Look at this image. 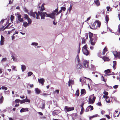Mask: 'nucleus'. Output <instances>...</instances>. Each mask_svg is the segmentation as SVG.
Masks as SVG:
<instances>
[{"instance_id": "obj_1", "label": "nucleus", "mask_w": 120, "mask_h": 120, "mask_svg": "<svg viewBox=\"0 0 120 120\" xmlns=\"http://www.w3.org/2000/svg\"><path fill=\"white\" fill-rule=\"evenodd\" d=\"M45 5L44 3L43 4L41 7L39 6L38 8V13L40 16L41 17V19H45L46 13L42 12L44 10H45V8L44 7V5Z\"/></svg>"}, {"instance_id": "obj_2", "label": "nucleus", "mask_w": 120, "mask_h": 120, "mask_svg": "<svg viewBox=\"0 0 120 120\" xmlns=\"http://www.w3.org/2000/svg\"><path fill=\"white\" fill-rule=\"evenodd\" d=\"M101 25V22L98 21H96L93 23L92 24V26H90V28L92 29H96L98 27H100Z\"/></svg>"}, {"instance_id": "obj_3", "label": "nucleus", "mask_w": 120, "mask_h": 120, "mask_svg": "<svg viewBox=\"0 0 120 120\" xmlns=\"http://www.w3.org/2000/svg\"><path fill=\"white\" fill-rule=\"evenodd\" d=\"M29 14L31 16H32L34 18H35L36 15V18L37 19H40V16L38 14V13L37 12H33L32 10H31L30 11Z\"/></svg>"}, {"instance_id": "obj_4", "label": "nucleus", "mask_w": 120, "mask_h": 120, "mask_svg": "<svg viewBox=\"0 0 120 120\" xmlns=\"http://www.w3.org/2000/svg\"><path fill=\"white\" fill-rule=\"evenodd\" d=\"M80 61L79 56L78 55H77L75 59V61L77 63H78L77 68L78 69H81L83 67L82 65L80 64Z\"/></svg>"}, {"instance_id": "obj_5", "label": "nucleus", "mask_w": 120, "mask_h": 120, "mask_svg": "<svg viewBox=\"0 0 120 120\" xmlns=\"http://www.w3.org/2000/svg\"><path fill=\"white\" fill-rule=\"evenodd\" d=\"M18 21H16V23L18 24L19 22H23L24 21L23 18H21V15L19 13L17 14Z\"/></svg>"}, {"instance_id": "obj_6", "label": "nucleus", "mask_w": 120, "mask_h": 120, "mask_svg": "<svg viewBox=\"0 0 120 120\" xmlns=\"http://www.w3.org/2000/svg\"><path fill=\"white\" fill-rule=\"evenodd\" d=\"M82 50L83 54L86 56H88L90 52L87 49L86 45H85L82 47Z\"/></svg>"}, {"instance_id": "obj_7", "label": "nucleus", "mask_w": 120, "mask_h": 120, "mask_svg": "<svg viewBox=\"0 0 120 120\" xmlns=\"http://www.w3.org/2000/svg\"><path fill=\"white\" fill-rule=\"evenodd\" d=\"M94 37L90 39V41L91 44L93 45H95L97 40V36L96 35H94Z\"/></svg>"}, {"instance_id": "obj_8", "label": "nucleus", "mask_w": 120, "mask_h": 120, "mask_svg": "<svg viewBox=\"0 0 120 120\" xmlns=\"http://www.w3.org/2000/svg\"><path fill=\"white\" fill-rule=\"evenodd\" d=\"M112 53L116 58L117 57L118 58L120 59V52H118L116 51H113Z\"/></svg>"}, {"instance_id": "obj_9", "label": "nucleus", "mask_w": 120, "mask_h": 120, "mask_svg": "<svg viewBox=\"0 0 120 120\" xmlns=\"http://www.w3.org/2000/svg\"><path fill=\"white\" fill-rule=\"evenodd\" d=\"M64 110L67 112H69L73 110L74 109V108L73 107H70L67 106H65L64 107Z\"/></svg>"}, {"instance_id": "obj_10", "label": "nucleus", "mask_w": 120, "mask_h": 120, "mask_svg": "<svg viewBox=\"0 0 120 120\" xmlns=\"http://www.w3.org/2000/svg\"><path fill=\"white\" fill-rule=\"evenodd\" d=\"M89 63L88 61L84 60L83 62V65L84 68H87L89 66Z\"/></svg>"}, {"instance_id": "obj_11", "label": "nucleus", "mask_w": 120, "mask_h": 120, "mask_svg": "<svg viewBox=\"0 0 120 120\" xmlns=\"http://www.w3.org/2000/svg\"><path fill=\"white\" fill-rule=\"evenodd\" d=\"M93 107L91 105H89L88 106L85 110L86 112H87L88 111H91L93 109Z\"/></svg>"}, {"instance_id": "obj_12", "label": "nucleus", "mask_w": 120, "mask_h": 120, "mask_svg": "<svg viewBox=\"0 0 120 120\" xmlns=\"http://www.w3.org/2000/svg\"><path fill=\"white\" fill-rule=\"evenodd\" d=\"M38 81L41 84L42 86L44 85V83L45 82L44 79L43 78L39 79Z\"/></svg>"}, {"instance_id": "obj_13", "label": "nucleus", "mask_w": 120, "mask_h": 120, "mask_svg": "<svg viewBox=\"0 0 120 120\" xmlns=\"http://www.w3.org/2000/svg\"><path fill=\"white\" fill-rule=\"evenodd\" d=\"M94 95L93 94L92 95L90 96L89 98V104H93L94 102V101H93L91 99V98H92L93 96Z\"/></svg>"}, {"instance_id": "obj_14", "label": "nucleus", "mask_w": 120, "mask_h": 120, "mask_svg": "<svg viewBox=\"0 0 120 120\" xmlns=\"http://www.w3.org/2000/svg\"><path fill=\"white\" fill-rule=\"evenodd\" d=\"M4 38L3 36L2 35L1 36V38L0 41V44L1 45H2L4 44Z\"/></svg>"}, {"instance_id": "obj_15", "label": "nucleus", "mask_w": 120, "mask_h": 120, "mask_svg": "<svg viewBox=\"0 0 120 120\" xmlns=\"http://www.w3.org/2000/svg\"><path fill=\"white\" fill-rule=\"evenodd\" d=\"M58 7L55 10L53 11V16L56 15V14L57 13L58 11Z\"/></svg>"}, {"instance_id": "obj_16", "label": "nucleus", "mask_w": 120, "mask_h": 120, "mask_svg": "<svg viewBox=\"0 0 120 120\" xmlns=\"http://www.w3.org/2000/svg\"><path fill=\"white\" fill-rule=\"evenodd\" d=\"M28 109L27 108H22L20 110V112H24L28 111Z\"/></svg>"}, {"instance_id": "obj_17", "label": "nucleus", "mask_w": 120, "mask_h": 120, "mask_svg": "<svg viewBox=\"0 0 120 120\" xmlns=\"http://www.w3.org/2000/svg\"><path fill=\"white\" fill-rule=\"evenodd\" d=\"M35 92L37 94H39L40 93L41 90L38 88H36L35 89Z\"/></svg>"}, {"instance_id": "obj_18", "label": "nucleus", "mask_w": 120, "mask_h": 120, "mask_svg": "<svg viewBox=\"0 0 120 120\" xmlns=\"http://www.w3.org/2000/svg\"><path fill=\"white\" fill-rule=\"evenodd\" d=\"M46 16L47 17H49L52 18V12L50 13V14H47L46 13Z\"/></svg>"}, {"instance_id": "obj_19", "label": "nucleus", "mask_w": 120, "mask_h": 120, "mask_svg": "<svg viewBox=\"0 0 120 120\" xmlns=\"http://www.w3.org/2000/svg\"><path fill=\"white\" fill-rule=\"evenodd\" d=\"M89 35L90 39L94 38V35H95L94 34H93L92 33L90 32L89 33Z\"/></svg>"}, {"instance_id": "obj_20", "label": "nucleus", "mask_w": 120, "mask_h": 120, "mask_svg": "<svg viewBox=\"0 0 120 120\" xmlns=\"http://www.w3.org/2000/svg\"><path fill=\"white\" fill-rule=\"evenodd\" d=\"M60 112L59 110H57L54 111H53V115L58 114Z\"/></svg>"}, {"instance_id": "obj_21", "label": "nucleus", "mask_w": 120, "mask_h": 120, "mask_svg": "<svg viewBox=\"0 0 120 120\" xmlns=\"http://www.w3.org/2000/svg\"><path fill=\"white\" fill-rule=\"evenodd\" d=\"M4 98L2 96L0 95V104L2 103L4 101Z\"/></svg>"}, {"instance_id": "obj_22", "label": "nucleus", "mask_w": 120, "mask_h": 120, "mask_svg": "<svg viewBox=\"0 0 120 120\" xmlns=\"http://www.w3.org/2000/svg\"><path fill=\"white\" fill-rule=\"evenodd\" d=\"M94 2L96 5L98 6L100 5V3L99 0H94Z\"/></svg>"}, {"instance_id": "obj_23", "label": "nucleus", "mask_w": 120, "mask_h": 120, "mask_svg": "<svg viewBox=\"0 0 120 120\" xmlns=\"http://www.w3.org/2000/svg\"><path fill=\"white\" fill-rule=\"evenodd\" d=\"M113 68L115 70L116 68V61H113Z\"/></svg>"}, {"instance_id": "obj_24", "label": "nucleus", "mask_w": 120, "mask_h": 120, "mask_svg": "<svg viewBox=\"0 0 120 120\" xmlns=\"http://www.w3.org/2000/svg\"><path fill=\"white\" fill-rule=\"evenodd\" d=\"M74 81L72 80L69 79L68 82V86H70V84H72L73 83Z\"/></svg>"}, {"instance_id": "obj_25", "label": "nucleus", "mask_w": 120, "mask_h": 120, "mask_svg": "<svg viewBox=\"0 0 120 120\" xmlns=\"http://www.w3.org/2000/svg\"><path fill=\"white\" fill-rule=\"evenodd\" d=\"M81 95L85 94L86 93V91L84 89L81 90Z\"/></svg>"}, {"instance_id": "obj_26", "label": "nucleus", "mask_w": 120, "mask_h": 120, "mask_svg": "<svg viewBox=\"0 0 120 120\" xmlns=\"http://www.w3.org/2000/svg\"><path fill=\"white\" fill-rule=\"evenodd\" d=\"M26 67L24 65H21V69L22 71H24L26 69Z\"/></svg>"}, {"instance_id": "obj_27", "label": "nucleus", "mask_w": 120, "mask_h": 120, "mask_svg": "<svg viewBox=\"0 0 120 120\" xmlns=\"http://www.w3.org/2000/svg\"><path fill=\"white\" fill-rule=\"evenodd\" d=\"M102 59L105 61H108L109 60V59L107 57L104 56L102 57Z\"/></svg>"}, {"instance_id": "obj_28", "label": "nucleus", "mask_w": 120, "mask_h": 120, "mask_svg": "<svg viewBox=\"0 0 120 120\" xmlns=\"http://www.w3.org/2000/svg\"><path fill=\"white\" fill-rule=\"evenodd\" d=\"M59 91V90H56L53 93L54 94H56V95H57L58 94Z\"/></svg>"}, {"instance_id": "obj_29", "label": "nucleus", "mask_w": 120, "mask_h": 120, "mask_svg": "<svg viewBox=\"0 0 120 120\" xmlns=\"http://www.w3.org/2000/svg\"><path fill=\"white\" fill-rule=\"evenodd\" d=\"M45 103H42L41 104L42 106L40 107V108L42 109H44L45 108Z\"/></svg>"}, {"instance_id": "obj_30", "label": "nucleus", "mask_w": 120, "mask_h": 120, "mask_svg": "<svg viewBox=\"0 0 120 120\" xmlns=\"http://www.w3.org/2000/svg\"><path fill=\"white\" fill-rule=\"evenodd\" d=\"M24 19H26L27 20L29 18L28 15L26 14H24Z\"/></svg>"}, {"instance_id": "obj_31", "label": "nucleus", "mask_w": 120, "mask_h": 120, "mask_svg": "<svg viewBox=\"0 0 120 120\" xmlns=\"http://www.w3.org/2000/svg\"><path fill=\"white\" fill-rule=\"evenodd\" d=\"M79 90H78L76 91L75 93V95L78 97L79 96Z\"/></svg>"}, {"instance_id": "obj_32", "label": "nucleus", "mask_w": 120, "mask_h": 120, "mask_svg": "<svg viewBox=\"0 0 120 120\" xmlns=\"http://www.w3.org/2000/svg\"><path fill=\"white\" fill-rule=\"evenodd\" d=\"M105 21L107 22L106 23H107L109 20V18H108V15H106L105 17Z\"/></svg>"}, {"instance_id": "obj_33", "label": "nucleus", "mask_w": 120, "mask_h": 120, "mask_svg": "<svg viewBox=\"0 0 120 120\" xmlns=\"http://www.w3.org/2000/svg\"><path fill=\"white\" fill-rule=\"evenodd\" d=\"M27 20L28 22V24H30L32 22V20L30 19V18H29L28 19H27Z\"/></svg>"}, {"instance_id": "obj_34", "label": "nucleus", "mask_w": 120, "mask_h": 120, "mask_svg": "<svg viewBox=\"0 0 120 120\" xmlns=\"http://www.w3.org/2000/svg\"><path fill=\"white\" fill-rule=\"evenodd\" d=\"M107 51V48L105 47L104 49L103 52H102V54L103 55H104L105 54V52H106Z\"/></svg>"}, {"instance_id": "obj_35", "label": "nucleus", "mask_w": 120, "mask_h": 120, "mask_svg": "<svg viewBox=\"0 0 120 120\" xmlns=\"http://www.w3.org/2000/svg\"><path fill=\"white\" fill-rule=\"evenodd\" d=\"M28 23L27 22H24L23 24V26L25 27H26L28 26Z\"/></svg>"}, {"instance_id": "obj_36", "label": "nucleus", "mask_w": 120, "mask_h": 120, "mask_svg": "<svg viewBox=\"0 0 120 120\" xmlns=\"http://www.w3.org/2000/svg\"><path fill=\"white\" fill-rule=\"evenodd\" d=\"M84 108H81V111L80 112V115H82V114L83 112L84 111Z\"/></svg>"}, {"instance_id": "obj_37", "label": "nucleus", "mask_w": 120, "mask_h": 120, "mask_svg": "<svg viewBox=\"0 0 120 120\" xmlns=\"http://www.w3.org/2000/svg\"><path fill=\"white\" fill-rule=\"evenodd\" d=\"M21 100L19 99H16L15 101V102L16 104L19 103V102H20Z\"/></svg>"}, {"instance_id": "obj_38", "label": "nucleus", "mask_w": 120, "mask_h": 120, "mask_svg": "<svg viewBox=\"0 0 120 120\" xmlns=\"http://www.w3.org/2000/svg\"><path fill=\"white\" fill-rule=\"evenodd\" d=\"M7 60V58L6 57L3 58L1 60V62H5Z\"/></svg>"}, {"instance_id": "obj_39", "label": "nucleus", "mask_w": 120, "mask_h": 120, "mask_svg": "<svg viewBox=\"0 0 120 120\" xmlns=\"http://www.w3.org/2000/svg\"><path fill=\"white\" fill-rule=\"evenodd\" d=\"M28 76H30L32 75L33 74V73L32 72L30 71V72H29L28 73Z\"/></svg>"}, {"instance_id": "obj_40", "label": "nucleus", "mask_w": 120, "mask_h": 120, "mask_svg": "<svg viewBox=\"0 0 120 120\" xmlns=\"http://www.w3.org/2000/svg\"><path fill=\"white\" fill-rule=\"evenodd\" d=\"M23 10L25 11L26 12L28 13V14H29V13L28 12V11L26 8H24Z\"/></svg>"}, {"instance_id": "obj_41", "label": "nucleus", "mask_w": 120, "mask_h": 120, "mask_svg": "<svg viewBox=\"0 0 120 120\" xmlns=\"http://www.w3.org/2000/svg\"><path fill=\"white\" fill-rule=\"evenodd\" d=\"M61 9L63 11H65L66 10V8L64 7H61Z\"/></svg>"}, {"instance_id": "obj_42", "label": "nucleus", "mask_w": 120, "mask_h": 120, "mask_svg": "<svg viewBox=\"0 0 120 120\" xmlns=\"http://www.w3.org/2000/svg\"><path fill=\"white\" fill-rule=\"evenodd\" d=\"M1 89L3 90H6L7 89V88L5 86H2L1 87Z\"/></svg>"}, {"instance_id": "obj_43", "label": "nucleus", "mask_w": 120, "mask_h": 120, "mask_svg": "<svg viewBox=\"0 0 120 120\" xmlns=\"http://www.w3.org/2000/svg\"><path fill=\"white\" fill-rule=\"evenodd\" d=\"M15 17L12 15H11L10 17L11 20V21H13V20L14 19Z\"/></svg>"}, {"instance_id": "obj_44", "label": "nucleus", "mask_w": 120, "mask_h": 120, "mask_svg": "<svg viewBox=\"0 0 120 120\" xmlns=\"http://www.w3.org/2000/svg\"><path fill=\"white\" fill-rule=\"evenodd\" d=\"M110 70L109 69H107L105 71V72L106 74L109 73L110 72Z\"/></svg>"}, {"instance_id": "obj_45", "label": "nucleus", "mask_w": 120, "mask_h": 120, "mask_svg": "<svg viewBox=\"0 0 120 120\" xmlns=\"http://www.w3.org/2000/svg\"><path fill=\"white\" fill-rule=\"evenodd\" d=\"M32 45L35 46H37L38 45V44L37 43L35 42H33L32 43Z\"/></svg>"}, {"instance_id": "obj_46", "label": "nucleus", "mask_w": 120, "mask_h": 120, "mask_svg": "<svg viewBox=\"0 0 120 120\" xmlns=\"http://www.w3.org/2000/svg\"><path fill=\"white\" fill-rule=\"evenodd\" d=\"M103 93L106 96H107L108 95V93L107 91H104Z\"/></svg>"}, {"instance_id": "obj_47", "label": "nucleus", "mask_w": 120, "mask_h": 120, "mask_svg": "<svg viewBox=\"0 0 120 120\" xmlns=\"http://www.w3.org/2000/svg\"><path fill=\"white\" fill-rule=\"evenodd\" d=\"M95 66L92 64L91 65V69L92 70H94V68H95Z\"/></svg>"}, {"instance_id": "obj_48", "label": "nucleus", "mask_w": 120, "mask_h": 120, "mask_svg": "<svg viewBox=\"0 0 120 120\" xmlns=\"http://www.w3.org/2000/svg\"><path fill=\"white\" fill-rule=\"evenodd\" d=\"M73 5V4H70V7H69V11H70L71 10Z\"/></svg>"}, {"instance_id": "obj_49", "label": "nucleus", "mask_w": 120, "mask_h": 120, "mask_svg": "<svg viewBox=\"0 0 120 120\" xmlns=\"http://www.w3.org/2000/svg\"><path fill=\"white\" fill-rule=\"evenodd\" d=\"M85 40L84 39V38H83L82 39V43H85Z\"/></svg>"}, {"instance_id": "obj_50", "label": "nucleus", "mask_w": 120, "mask_h": 120, "mask_svg": "<svg viewBox=\"0 0 120 120\" xmlns=\"http://www.w3.org/2000/svg\"><path fill=\"white\" fill-rule=\"evenodd\" d=\"M24 100H25V102H27L29 103H30V100L27 98H26Z\"/></svg>"}, {"instance_id": "obj_51", "label": "nucleus", "mask_w": 120, "mask_h": 120, "mask_svg": "<svg viewBox=\"0 0 120 120\" xmlns=\"http://www.w3.org/2000/svg\"><path fill=\"white\" fill-rule=\"evenodd\" d=\"M54 103V107H56L57 106V103L56 102H55L54 101H53Z\"/></svg>"}, {"instance_id": "obj_52", "label": "nucleus", "mask_w": 120, "mask_h": 120, "mask_svg": "<svg viewBox=\"0 0 120 120\" xmlns=\"http://www.w3.org/2000/svg\"><path fill=\"white\" fill-rule=\"evenodd\" d=\"M101 80L104 81V82H105V79H104V78L103 76H102L101 77Z\"/></svg>"}, {"instance_id": "obj_53", "label": "nucleus", "mask_w": 120, "mask_h": 120, "mask_svg": "<svg viewBox=\"0 0 120 120\" xmlns=\"http://www.w3.org/2000/svg\"><path fill=\"white\" fill-rule=\"evenodd\" d=\"M48 95V94H45L44 93H43V94H41V95L44 96H47V95Z\"/></svg>"}, {"instance_id": "obj_54", "label": "nucleus", "mask_w": 120, "mask_h": 120, "mask_svg": "<svg viewBox=\"0 0 120 120\" xmlns=\"http://www.w3.org/2000/svg\"><path fill=\"white\" fill-rule=\"evenodd\" d=\"M97 116V115H93V116H92L90 117L89 118L90 119L91 118H93L94 117H96Z\"/></svg>"}, {"instance_id": "obj_55", "label": "nucleus", "mask_w": 120, "mask_h": 120, "mask_svg": "<svg viewBox=\"0 0 120 120\" xmlns=\"http://www.w3.org/2000/svg\"><path fill=\"white\" fill-rule=\"evenodd\" d=\"M62 12V10L61 9L59 11H58L57 13L56 14V15H59V14L61 13Z\"/></svg>"}, {"instance_id": "obj_56", "label": "nucleus", "mask_w": 120, "mask_h": 120, "mask_svg": "<svg viewBox=\"0 0 120 120\" xmlns=\"http://www.w3.org/2000/svg\"><path fill=\"white\" fill-rule=\"evenodd\" d=\"M25 102V100L24 99L22 101L21 100L20 103H21V104L24 103Z\"/></svg>"}, {"instance_id": "obj_57", "label": "nucleus", "mask_w": 120, "mask_h": 120, "mask_svg": "<svg viewBox=\"0 0 120 120\" xmlns=\"http://www.w3.org/2000/svg\"><path fill=\"white\" fill-rule=\"evenodd\" d=\"M13 0H9V4H11L13 2Z\"/></svg>"}, {"instance_id": "obj_58", "label": "nucleus", "mask_w": 120, "mask_h": 120, "mask_svg": "<svg viewBox=\"0 0 120 120\" xmlns=\"http://www.w3.org/2000/svg\"><path fill=\"white\" fill-rule=\"evenodd\" d=\"M27 91L28 94H31V91L30 90H27Z\"/></svg>"}, {"instance_id": "obj_59", "label": "nucleus", "mask_w": 120, "mask_h": 120, "mask_svg": "<svg viewBox=\"0 0 120 120\" xmlns=\"http://www.w3.org/2000/svg\"><path fill=\"white\" fill-rule=\"evenodd\" d=\"M117 31L119 34H120V26H118V28Z\"/></svg>"}, {"instance_id": "obj_60", "label": "nucleus", "mask_w": 120, "mask_h": 120, "mask_svg": "<svg viewBox=\"0 0 120 120\" xmlns=\"http://www.w3.org/2000/svg\"><path fill=\"white\" fill-rule=\"evenodd\" d=\"M97 105L100 106L101 105V104L100 102H99L97 103Z\"/></svg>"}, {"instance_id": "obj_61", "label": "nucleus", "mask_w": 120, "mask_h": 120, "mask_svg": "<svg viewBox=\"0 0 120 120\" xmlns=\"http://www.w3.org/2000/svg\"><path fill=\"white\" fill-rule=\"evenodd\" d=\"M84 104V103H82L80 105V106L82 108H83V106Z\"/></svg>"}, {"instance_id": "obj_62", "label": "nucleus", "mask_w": 120, "mask_h": 120, "mask_svg": "<svg viewBox=\"0 0 120 120\" xmlns=\"http://www.w3.org/2000/svg\"><path fill=\"white\" fill-rule=\"evenodd\" d=\"M12 67H13V68H12L13 70L16 71V70L15 69L16 68V67L15 66H13Z\"/></svg>"}, {"instance_id": "obj_63", "label": "nucleus", "mask_w": 120, "mask_h": 120, "mask_svg": "<svg viewBox=\"0 0 120 120\" xmlns=\"http://www.w3.org/2000/svg\"><path fill=\"white\" fill-rule=\"evenodd\" d=\"M88 34L87 33H86L85 34V37L86 39H87L88 38Z\"/></svg>"}, {"instance_id": "obj_64", "label": "nucleus", "mask_w": 120, "mask_h": 120, "mask_svg": "<svg viewBox=\"0 0 120 120\" xmlns=\"http://www.w3.org/2000/svg\"><path fill=\"white\" fill-rule=\"evenodd\" d=\"M105 116L108 119L110 118V117L108 115H106Z\"/></svg>"}]
</instances>
